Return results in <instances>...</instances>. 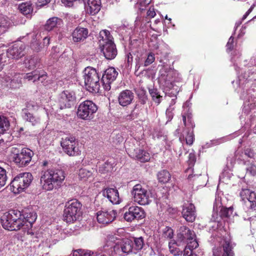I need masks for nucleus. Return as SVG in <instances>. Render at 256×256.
Instances as JSON below:
<instances>
[{"label": "nucleus", "instance_id": "obj_1", "mask_svg": "<svg viewBox=\"0 0 256 256\" xmlns=\"http://www.w3.org/2000/svg\"><path fill=\"white\" fill-rule=\"evenodd\" d=\"M25 215L22 216L21 212L17 210H11L5 212L0 219L2 227L11 231L32 227L37 218L36 213L33 211Z\"/></svg>", "mask_w": 256, "mask_h": 256}, {"label": "nucleus", "instance_id": "obj_2", "mask_svg": "<svg viewBox=\"0 0 256 256\" xmlns=\"http://www.w3.org/2000/svg\"><path fill=\"white\" fill-rule=\"evenodd\" d=\"M240 70L241 74L238 73L236 83L238 84L237 91L240 98L244 100L242 112L246 114H254L256 112V90L254 88L255 86H252L248 80L249 76L246 74L243 75L242 70Z\"/></svg>", "mask_w": 256, "mask_h": 256}, {"label": "nucleus", "instance_id": "obj_3", "mask_svg": "<svg viewBox=\"0 0 256 256\" xmlns=\"http://www.w3.org/2000/svg\"><path fill=\"white\" fill-rule=\"evenodd\" d=\"M116 238L110 236L108 238L104 249L110 254L114 252L119 256H124L132 254H136L144 246V240L142 237L134 238V240L126 239L115 243Z\"/></svg>", "mask_w": 256, "mask_h": 256}, {"label": "nucleus", "instance_id": "obj_4", "mask_svg": "<svg viewBox=\"0 0 256 256\" xmlns=\"http://www.w3.org/2000/svg\"><path fill=\"white\" fill-rule=\"evenodd\" d=\"M66 178L64 172L60 169L42 170L40 178V186L45 191H50L60 188Z\"/></svg>", "mask_w": 256, "mask_h": 256}, {"label": "nucleus", "instance_id": "obj_5", "mask_svg": "<svg viewBox=\"0 0 256 256\" xmlns=\"http://www.w3.org/2000/svg\"><path fill=\"white\" fill-rule=\"evenodd\" d=\"M99 43L101 52L106 58L114 59L118 54L116 46L110 32L106 30H102L99 34Z\"/></svg>", "mask_w": 256, "mask_h": 256}, {"label": "nucleus", "instance_id": "obj_6", "mask_svg": "<svg viewBox=\"0 0 256 256\" xmlns=\"http://www.w3.org/2000/svg\"><path fill=\"white\" fill-rule=\"evenodd\" d=\"M159 70L158 81L164 91H169L173 88L176 72L168 64H162Z\"/></svg>", "mask_w": 256, "mask_h": 256}, {"label": "nucleus", "instance_id": "obj_7", "mask_svg": "<svg viewBox=\"0 0 256 256\" xmlns=\"http://www.w3.org/2000/svg\"><path fill=\"white\" fill-rule=\"evenodd\" d=\"M83 74L86 89L90 92H98L100 88V76L96 69L87 67L84 70Z\"/></svg>", "mask_w": 256, "mask_h": 256}, {"label": "nucleus", "instance_id": "obj_8", "mask_svg": "<svg viewBox=\"0 0 256 256\" xmlns=\"http://www.w3.org/2000/svg\"><path fill=\"white\" fill-rule=\"evenodd\" d=\"M177 239L178 242L186 244L185 248L189 250L195 249L198 246L195 233L186 226H180L178 230Z\"/></svg>", "mask_w": 256, "mask_h": 256}, {"label": "nucleus", "instance_id": "obj_9", "mask_svg": "<svg viewBox=\"0 0 256 256\" xmlns=\"http://www.w3.org/2000/svg\"><path fill=\"white\" fill-rule=\"evenodd\" d=\"M82 204L74 199L67 202L64 210V220L67 222H73L78 220L82 214Z\"/></svg>", "mask_w": 256, "mask_h": 256}, {"label": "nucleus", "instance_id": "obj_10", "mask_svg": "<svg viewBox=\"0 0 256 256\" xmlns=\"http://www.w3.org/2000/svg\"><path fill=\"white\" fill-rule=\"evenodd\" d=\"M33 180L30 172H22L16 176L10 182L11 190L14 194H18L28 188Z\"/></svg>", "mask_w": 256, "mask_h": 256}, {"label": "nucleus", "instance_id": "obj_11", "mask_svg": "<svg viewBox=\"0 0 256 256\" xmlns=\"http://www.w3.org/2000/svg\"><path fill=\"white\" fill-rule=\"evenodd\" d=\"M60 145L64 152L70 156H74L80 154L78 142L74 136L68 135L62 137Z\"/></svg>", "mask_w": 256, "mask_h": 256}, {"label": "nucleus", "instance_id": "obj_12", "mask_svg": "<svg viewBox=\"0 0 256 256\" xmlns=\"http://www.w3.org/2000/svg\"><path fill=\"white\" fill-rule=\"evenodd\" d=\"M131 194L134 201L140 205H147L151 202V194L141 184L133 186Z\"/></svg>", "mask_w": 256, "mask_h": 256}, {"label": "nucleus", "instance_id": "obj_13", "mask_svg": "<svg viewBox=\"0 0 256 256\" xmlns=\"http://www.w3.org/2000/svg\"><path fill=\"white\" fill-rule=\"evenodd\" d=\"M216 241L220 243V246L213 249L214 256H234V246L230 239L228 238H216Z\"/></svg>", "mask_w": 256, "mask_h": 256}, {"label": "nucleus", "instance_id": "obj_14", "mask_svg": "<svg viewBox=\"0 0 256 256\" xmlns=\"http://www.w3.org/2000/svg\"><path fill=\"white\" fill-rule=\"evenodd\" d=\"M98 106L92 100H86L81 102L78 108L77 115L84 120H92L98 110Z\"/></svg>", "mask_w": 256, "mask_h": 256}, {"label": "nucleus", "instance_id": "obj_15", "mask_svg": "<svg viewBox=\"0 0 256 256\" xmlns=\"http://www.w3.org/2000/svg\"><path fill=\"white\" fill-rule=\"evenodd\" d=\"M13 161L20 167L28 165L32 160L34 152L28 148H22L20 152L17 151L16 148H12Z\"/></svg>", "mask_w": 256, "mask_h": 256}, {"label": "nucleus", "instance_id": "obj_16", "mask_svg": "<svg viewBox=\"0 0 256 256\" xmlns=\"http://www.w3.org/2000/svg\"><path fill=\"white\" fill-rule=\"evenodd\" d=\"M76 96L72 91L64 90L60 93L58 98V104L60 109L70 108L74 104Z\"/></svg>", "mask_w": 256, "mask_h": 256}, {"label": "nucleus", "instance_id": "obj_17", "mask_svg": "<svg viewBox=\"0 0 256 256\" xmlns=\"http://www.w3.org/2000/svg\"><path fill=\"white\" fill-rule=\"evenodd\" d=\"M233 208L230 206L228 208L220 206L218 208L215 204L214 206L212 220L215 222L220 223L221 219L228 218L232 214Z\"/></svg>", "mask_w": 256, "mask_h": 256}, {"label": "nucleus", "instance_id": "obj_18", "mask_svg": "<svg viewBox=\"0 0 256 256\" xmlns=\"http://www.w3.org/2000/svg\"><path fill=\"white\" fill-rule=\"evenodd\" d=\"M118 75V72L113 67H110L105 70L102 78V82L106 90H110V84L116 79Z\"/></svg>", "mask_w": 256, "mask_h": 256}, {"label": "nucleus", "instance_id": "obj_19", "mask_svg": "<svg viewBox=\"0 0 256 256\" xmlns=\"http://www.w3.org/2000/svg\"><path fill=\"white\" fill-rule=\"evenodd\" d=\"M145 217V212L143 208L138 206H130L128 211L124 214V218L127 222H130L134 219H142Z\"/></svg>", "mask_w": 256, "mask_h": 256}, {"label": "nucleus", "instance_id": "obj_20", "mask_svg": "<svg viewBox=\"0 0 256 256\" xmlns=\"http://www.w3.org/2000/svg\"><path fill=\"white\" fill-rule=\"evenodd\" d=\"M116 214L115 210H101L96 212V219L98 223L107 224L114 220Z\"/></svg>", "mask_w": 256, "mask_h": 256}, {"label": "nucleus", "instance_id": "obj_21", "mask_svg": "<svg viewBox=\"0 0 256 256\" xmlns=\"http://www.w3.org/2000/svg\"><path fill=\"white\" fill-rule=\"evenodd\" d=\"M37 106L33 102H30L27 104L26 108L22 110V116L23 118L30 122L32 125L35 126L40 123V119L38 117L34 116L33 114L30 113L29 110H36Z\"/></svg>", "mask_w": 256, "mask_h": 256}, {"label": "nucleus", "instance_id": "obj_22", "mask_svg": "<svg viewBox=\"0 0 256 256\" xmlns=\"http://www.w3.org/2000/svg\"><path fill=\"white\" fill-rule=\"evenodd\" d=\"M26 46L22 42L14 44L6 52V56L12 59H19L24 55Z\"/></svg>", "mask_w": 256, "mask_h": 256}, {"label": "nucleus", "instance_id": "obj_23", "mask_svg": "<svg viewBox=\"0 0 256 256\" xmlns=\"http://www.w3.org/2000/svg\"><path fill=\"white\" fill-rule=\"evenodd\" d=\"M240 196L243 200H247L246 202V205L248 206L250 210H255L256 207V194L248 189H242L240 192Z\"/></svg>", "mask_w": 256, "mask_h": 256}, {"label": "nucleus", "instance_id": "obj_24", "mask_svg": "<svg viewBox=\"0 0 256 256\" xmlns=\"http://www.w3.org/2000/svg\"><path fill=\"white\" fill-rule=\"evenodd\" d=\"M134 98V94L131 90H124L119 94L118 102L121 106H126L132 103Z\"/></svg>", "mask_w": 256, "mask_h": 256}, {"label": "nucleus", "instance_id": "obj_25", "mask_svg": "<svg viewBox=\"0 0 256 256\" xmlns=\"http://www.w3.org/2000/svg\"><path fill=\"white\" fill-rule=\"evenodd\" d=\"M182 213L183 218L187 222H192L196 218L195 207L192 204L185 203L183 206Z\"/></svg>", "mask_w": 256, "mask_h": 256}, {"label": "nucleus", "instance_id": "obj_26", "mask_svg": "<svg viewBox=\"0 0 256 256\" xmlns=\"http://www.w3.org/2000/svg\"><path fill=\"white\" fill-rule=\"evenodd\" d=\"M102 194L113 204H118L121 202L118 190L116 188H106L102 190Z\"/></svg>", "mask_w": 256, "mask_h": 256}, {"label": "nucleus", "instance_id": "obj_27", "mask_svg": "<svg viewBox=\"0 0 256 256\" xmlns=\"http://www.w3.org/2000/svg\"><path fill=\"white\" fill-rule=\"evenodd\" d=\"M88 36V29L81 27L76 28L72 34V40L76 42L84 41L86 38Z\"/></svg>", "mask_w": 256, "mask_h": 256}, {"label": "nucleus", "instance_id": "obj_28", "mask_svg": "<svg viewBox=\"0 0 256 256\" xmlns=\"http://www.w3.org/2000/svg\"><path fill=\"white\" fill-rule=\"evenodd\" d=\"M100 0H88V4L86 6L87 12L91 15L98 13L100 10Z\"/></svg>", "mask_w": 256, "mask_h": 256}, {"label": "nucleus", "instance_id": "obj_29", "mask_svg": "<svg viewBox=\"0 0 256 256\" xmlns=\"http://www.w3.org/2000/svg\"><path fill=\"white\" fill-rule=\"evenodd\" d=\"M191 129L184 130H183L182 134L179 138L181 142H182L185 140L187 144L192 145L193 144L194 138L193 130Z\"/></svg>", "mask_w": 256, "mask_h": 256}, {"label": "nucleus", "instance_id": "obj_30", "mask_svg": "<svg viewBox=\"0 0 256 256\" xmlns=\"http://www.w3.org/2000/svg\"><path fill=\"white\" fill-rule=\"evenodd\" d=\"M62 24V19L57 17H52L48 19L45 25V29L46 30L50 31L54 28L60 26Z\"/></svg>", "mask_w": 256, "mask_h": 256}, {"label": "nucleus", "instance_id": "obj_31", "mask_svg": "<svg viewBox=\"0 0 256 256\" xmlns=\"http://www.w3.org/2000/svg\"><path fill=\"white\" fill-rule=\"evenodd\" d=\"M46 76V75L44 74L40 75L39 72L38 70H34L31 72L26 74L24 76H22L24 79L28 80V81H32L33 82L37 80H40V78Z\"/></svg>", "mask_w": 256, "mask_h": 256}, {"label": "nucleus", "instance_id": "obj_32", "mask_svg": "<svg viewBox=\"0 0 256 256\" xmlns=\"http://www.w3.org/2000/svg\"><path fill=\"white\" fill-rule=\"evenodd\" d=\"M18 10L22 14L28 17H30L33 12L32 4L30 2H24L20 4L18 6Z\"/></svg>", "mask_w": 256, "mask_h": 256}, {"label": "nucleus", "instance_id": "obj_33", "mask_svg": "<svg viewBox=\"0 0 256 256\" xmlns=\"http://www.w3.org/2000/svg\"><path fill=\"white\" fill-rule=\"evenodd\" d=\"M135 157L140 162H144L150 159V154L146 151L137 148L134 150Z\"/></svg>", "mask_w": 256, "mask_h": 256}, {"label": "nucleus", "instance_id": "obj_34", "mask_svg": "<svg viewBox=\"0 0 256 256\" xmlns=\"http://www.w3.org/2000/svg\"><path fill=\"white\" fill-rule=\"evenodd\" d=\"M114 166V162L113 158H110L107 160L102 165L100 166L99 172L101 173H106L111 172Z\"/></svg>", "mask_w": 256, "mask_h": 256}, {"label": "nucleus", "instance_id": "obj_35", "mask_svg": "<svg viewBox=\"0 0 256 256\" xmlns=\"http://www.w3.org/2000/svg\"><path fill=\"white\" fill-rule=\"evenodd\" d=\"M25 66L28 70H33L40 66V60L36 57L26 58L24 61Z\"/></svg>", "mask_w": 256, "mask_h": 256}, {"label": "nucleus", "instance_id": "obj_36", "mask_svg": "<svg viewBox=\"0 0 256 256\" xmlns=\"http://www.w3.org/2000/svg\"><path fill=\"white\" fill-rule=\"evenodd\" d=\"M182 121L186 127L184 130L193 128L194 126V122H192L191 113L182 112Z\"/></svg>", "mask_w": 256, "mask_h": 256}, {"label": "nucleus", "instance_id": "obj_37", "mask_svg": "<svg viewBox=\"0 0 256 256\" xmlns=\"http://www.w3.org/2000/svg\"><path fill=\"white\" fill-rule=\"evenodd\" d=\"M32 40L30 42V48L34 52H38L42 49V46L38 41L40 35L38 34H33L32 36Z\"/></svg>", "mask_w": 256, "mask_h": 256}, {"label": "nucleus", "instance_id": "obj_38", "mask_svg": "<svg viewBox=\"0 0 256 256\" xmlns=\"http://www.w3.org/2000/svg\"><path fill=\"white\" fill-rule=\"evenodd\" d=\"M148 92L152 100L157 104H160L162 102V97L160 95L158 89L154 88H149Z\"/></svg>", "mask_w": 256, "mask_h": 256}, {"label": "nucleus", "instance_id": "obj_39", "mask_svg": "<svg viewBox=\"0 0 256 256\" xmlns=\"http://www.w3.org/2000/svg\"><path fill=\"white\" fill-rule=\"evenodd\" d=\"M78 176L80 180H86L92 178V172L84 168H80L78 172Z\"/></svg>", "mask_w": 256, "mask_h": 256}, {"label": "nucleus", "instance_id": "obj_40", "mask_svg": "<svg viewBox=\"0 0 256 256\" xmlns=\"http://www.w3.org/2000/svg\"><path fill=\"white\" fill-rule=\"evenodd\" d=\"M22 75L20 74H16L14 78L10 82V87L12 88H19L22 85Z\"/></svg>", "mask_w": 256, "mask_h": 256}, {"label": "nucleus", "instance_id": "obj_41", "mask_svg": "<svg viewBox=\"0 0 256 256\" xmlns=\"http://www.w3.org/2000/svg\"><path fill=\"white\" fill-rule=\"evenodd\" d=\"M158 178L160 182L166 183L170 180V174L168 171L162 170L158 174Z\"/></svg>", "mask_w": 256, "mask_h": 256}, {"label": "nucleus", "instance_id": "obj_42", "mask_svg": "<svg viewBox=\"0 0 256 256\" xmlns=\"http://www.w3.org/2000/svg\"><path fill=\"white\" fill-rule=\"evenodd\" d=\"M10 25V22L6 17L0 16V34L5 32Z\"/></svg>", "mask_w": 256, "mask_h": 256}, {"label": "nucleus", "instance_id": "obj_43", "mask_svg": "<svg viewBox=\"0 0 256 256\" xmlns=\"http://www.w3.org/2000/svg\"><path fill=\"white\" fill-rule=\"evenodd\" d=\"M10 122L8 118L3 116H0V128L2 131H6L8 129Z\"/></svg>", "mask_w": 256, "mask_h": 256}, {"label": "nucleus", "instance_id": "obj_44", "mask_svg": "<svg viewBox=\"0 0 256 256\" xmlns=\"http://www.w3.org/2000/svg\"><path fill=\"white\" fill-rule=\"evenodd\" d=\"M7 179L8 176L6 170L0 166V188L6 184Z\"/></svg>", "mask_w": 256, "mask_h": 256}, {"label": "nucleus", "instance_id": "obj_45", "mask_svg": "<svg viewBox=\"0 0 256 256\" xmlns=\"http://www.w3.org/2000/svg\"><path fill=\"white\" fill-rule=\"evenodd\" d=\"M166 93V95L167 96L172 98V99L170 100V104L168 108H174V105L176 102V94L178 92H176V90L174 92L172 91L170 92H169L168 91H164Z\"/></svg>", "mask_w": 256, "mask_h": 256}, {"label": "nucleus", "instance_id": "obj_46", "mask_svg": "<svg viewBox=\"0 0 256 256\" xmlns=\"http://www.w3.org/2000/svg\"><path fill=\"white\" fill-rule=\"evenodd\" d=\"M138 96L139 98V102L142 104H144L148 100L146 91L144 89L141 90L138 92Z\"/></svg>", "mask_w": 256, "mask_h": 256}, {"label": "nucleus", "instance_id": "obj_47", "mask_svg": "<svg viewBox=\"0 0 256 256\" xmlns=\"http://www.w3.org/2000/svg\"><path fill=\"white\" fill-rule=\"evenodd\" d=\"M163 236L165 238L170 239L174 236L173 230L168 226L166 227L163 230Z\"/></svg>", "mask_w": 256, "mask_h": 256}, {"label": "nucleus", "instance_id": "obj_48", "mask_svg": "<svg viewBox=\"0 0 256 256\" xmlns=\"http://www.w3.org/2000/svg\"><path fill=\"white\" fill-rule=\"evenodd\" d=\"M72 254V256H91V252L78 249L74 250Z\"/></svg>", "mask_w": 256, "mask_h": 256}, {"label": "nucleus", "instance_id": "obj_49", "mask_svg": "<svg viewBox=\"0 0 256 256\" xmlns=\"http://www.w3.org/2000/svg\"><path fill=\"white\" fill-rule=\"evenodd\" d=\"M155 60L154 54L152 52H150L146 58L144 62V66H146L152 64Z\"/></svg>", "mask_w": 256, "mask_h": 256}, {"label": "nucleus", "instance_id": "obj_50", "mask_svg": "<svg viewBox=\"0 0 256 256\" xmlns=\"http://www.w3.org/2000/svg\"><path fill=\"white\" fill-rule=\"evenodd\" d=\"M168 246L170 252L174 256L182 255L184 253V252L180 250L178 248L172 246L170 242H169Z\"/></svg>", "mask_w": 256, "mask_h": 256}, {"label": "nucleus", "instance_id": "obj_51", "mask_svg": "<svg viewBox=\"0 0 256 256\" xmlns=\"http://www.w3.org/2000/svg\"><path fill=\"white\" fill-rule=\"evenodd\" d=\"M82 0H62V2L66 6L71 7L77 2H82Z\"/></svg>", "mask_w": 256, "mask_h": 256}, {"label": "nucleus", "instance_id": "obj_52", "mask_svg": "<svg viewBox=\"0 0 256 256\" xmlns=\"http://www.w3.org/2000/svg\"><path fill=\"white\" fill-rule=\"evenodd\" d=\"M176 153L179 156H180L182 155L183 153L186 154V152L185 149L184 148L182 142L180 143V146L175 148L174 150Z\"/></svg>", "mask_w": 256, "mask_h": 256}, {"label": "nucleus", "instance_id": "obj_53", "mask_svg": "<svg viewBox=\"0 0 256 256\" xmlns=\"http://www.w3.org/2000/svg\"><path fill=\"white\" fill-rule=\"evenodd\" d=\"M196 160V156L194 153H190L188 155V164L190 167L192 166Z\"/></svg>", "mask_w": 256, "mask_h": 256}, {"label": "nucleus", "instance_id": "obj_54", "mask_svg": "<svg viewBox=\"0 0 256 256\" xmlns=\"http://www.w3.org/2000/svg\"><path fill=\"white\" fill-rule=\"evenodd\" d=\"M246 169L248 173L252 176L256 174V166L254 164H250Z\"/></svg>", "mask_w": 256, "mask_h": 256}, {"label": "nucleus", "instance_id": "obj_55", "mask_svg": "<svg viewBox=\"0 0 256 256\" xmlns=\"http://www.w3.org/2000/svg\"><path fill=\"white\" fill-rule=\"evenodd\" d=\"M152 248L149 246H146L144 248L142 254L140 255V256H149L152 255Z\"/></svg>", "mask_w": 256, "mask_h": 256}, {"label": "nucleus", "instance_id": "obj_56", "mask_svg": "<svg viewBox=\"0 0 256 256\" xmlns=\"http://www.w3.org/2000/svg\"><path fill=\"white\" fill-rule=\"evenodd\" d=\"M174 110V108H168L166 110V116L168 118V121H170L172 120L174 116L173 111Z\"/></svg>", "mask_w": 256, "mask_h": 256}, {"label": "nucleus", "instance_id": "obj_57", "mask_svg": "<svg viewBox=\"0 0 256 256\" xmlns=\"http://www.w3.org/2000/svg\"><path fill=\"white\" fill-rule=\"evenodd\" d=\"M118 32L122 36H124L130 34V30L128 28L124 26L120 27L118 28Z\"/></svg>", "mask_w": 256, "mask_h": 256}, {"label": "nucleus", "instance_id": "obj_58", "mask_svg": "<svg viewBox=\"0 0 256 256\" xmlns=\"http://www.w3.org/2000/svg\"><path fill=\"white\" fill-rule=\"evenodd\" d=\"M156 15V13L154 11V9L153 7H150L148 11L147 12V16L148 18H153Z\"/></svg>", "mask_w": 256, "mask_h": 256}, {"label": "nucleus", "instance_id": "obj_59", "mask_svg": "<svg viewBox=\"0 0 256 256\" xmlns=\"http://www.w3.org/2000/svg\"><path fill=\"white\" fill-rule=\"evenodd\" d=\"M50 0H38L36 2V6L38 8H41L48 3H49Z\"/></svg>", "mask_w": 256, "mask_h": 256}, {"label": "nucleus", "instance_id": "obj_60", "mask_svg": "<svg viewBox=\"0 0 256 256\" xmlns=\"http://www.w3.org/2000/svg\"><path fill=\"white\" fill-rule=\"evenodd\" d=\"M233 42H234V38L232 36H231L226 44L227 50H232L233 48Z\"/></svg>", "mask_w": 256, "mask_h": 256}, {"label": "nucleus", "instance_id": "obj_61", "mask_svg": "<svg viewBox=\"0 0 256 256\" xmlns=\"http://www.w3.org/2000/svg\"><path fill=\"white\" fill-rule=\"evenodd\" d=\"M244 154L250 158H255V154L252 150L250 148H246L244 150Z\"/></svg>", "mask_w": 256, "mask_h": 256}, {"label": "nucleus", "instance_id": "obj_62", "mask_svg": "<svg viewBox=\"0 0 256 256\" xmlns=\"http://www.w3.org/2000/svg\"><path fill=\"white\" fill-rule=\"evenodd\" d=\"M191 104L189 101H186L183 105V112H190V107Z\"/></svg>", "mask_w": 256, "mask_h": 256}, {"label": "nucleus", "instance_id": "obj_63", "mask_svg": "<svg viewBox=\"0 0 256 256\" xmlns=\"http://www.w3.org/2000/svg\"><path fill=\"white\" fill-rule=\"evenodd\" d=\"M150 46L154 50H158L160 48V44L156 40L155 42H151Z\"/></svg>", "mask_w": 256, "mask_h": 256}, {"label": "nucleus", "instance_id": "obj_64", "mask_svg": "<svg viewBox=\"0 0 256 256\" xmlns=\"http://www.w3.org/2000/svg\"><path fill=\"white\" fill-rule=\"evenodd\" d=\"M188 249H186L185 248L184 251V256H198L196 254L192 253V250H190V254H188Z\"/></svg>", "mask_w": 256, "mask_h": 256}]
</instances>
